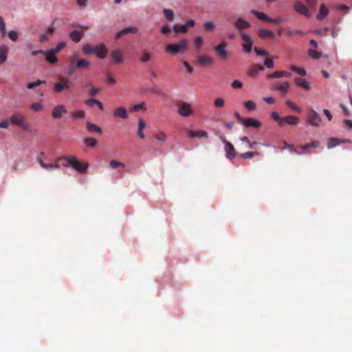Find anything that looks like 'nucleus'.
Here are the masks:
<instances>
[{
    "label": "nucleus",
    "mask_w": 352,
    "mask_h": 352,
    "mask_svg": "<svg viewBox=\"0 0 352 352\" xmlns=\"http://www.w3.org/2000/svg\"><path fill=\"white\" fill-rule=\"evenodd\" d=\"M96 50H100V52L98 54V57L100 58L103 59L106 57L107 50L106 46L102 43L94 46L89 44H86L82 47L83 53L87 55L94 54L95 52H96Z\"/></svg>",
    "instance_id": "1"
},
{
    "label": "nucleus",
    "mask_w": 352,
    "mask_h": 352,
    "mask_svg": "<svg viewBox=\"0 0 352 352\" xmlns=\"http://www.w3.org/2000/svg\"><path fill=\"white\" fill-rule=\"evenodd\" d=\"M188 48V42L185 39L181 40L177 43L169 44L165 47V52L172 55H175L178 52H183Z\"/></svg>",
    "instance_id": "2"
},
{
    "label": "nucleus",
    "mask_w": 352,
    "mask_h": 352,
    "mask_svg": "<svg viewBox=\"0 0 352 352\" xmlns=\"http://www.w3.org/2000/svg\"><path fill=\"white\" fill-rule=\"evenodd\" d=\"M10 122L17 126H20L24 130H28L29 124L27 123L24 116L19 113L12 114L10 117Z\"/></svg>",
    "instance_id": "3"
},
{
    "label": "nucleus",
    "mask_w": 352,
    "mask_h": 352,
    "mask_svg": "<svg viewBox=\"0 0 352 352\" xmlns=\"http://www.w3.org/2000/svg\"><path fill=\"white\" fill-rule=\"evenodd\" d=\"M306 121L311 126H319L322 119L319 113L311 109L308 112Z\"/></svg>",
    "instance_id": "4"
},
{
    "label": "nucleus",
    "mask_w": 352,
    "mask_h": 352,
    "mask_svg": "<svg viewBox=\"0 0 352 352\" xmlns=\"http://www.w3.org/2000/svg\"><path fill=\"white\" fill-rule=\"evenodd\" d=\"M177 104L179 107L177 112L179 115L183 117H189L192 115L193 110L190 104L180 101Z\"/></svg>",
    "instance_id": "5"
},
{
    "label": "nucleus",
    "mask_w": 352,
    "mask_h": 352,
    "mask_svg": "<svg viewBox=\"0 0 352 352\" xmlns=\"http://www.w3.org/2000/svg\"><path fill=\"white\" fill-rule=\"evenodd\" d=\"M72 162L70 166H72L74 170L79 173H85L87 168H88V164L87 163H82L78 160V159L74 156L71 159Z\"/></svg>",
    "instance_id": "6"
},
{
    "label": "nucleus",
    "mask_w": 352,
    "mask_h": 352,
    "mask_svg": "<svg viewBox=\"0 0 352 352\" xmlns=\"http://www.w3.org/2000/svg\"><path fill=\"white\" fill-rule=\"evenodd\" d=\"M241 38L243 41V43L242 44L243 50L245 53H250L252 48L253 41L252 38L245 34V32H241Z\"/></svg>",
    "instance_id": "7"
},
{
    "label": "nucleus",
    "mask_w": 352,
    "mask_h": 352,
    "mask_svg": "<svg viewBox=\"0 0 352 352\" xmlns=\"http://www.w3.org/2000/svg\"><path fill=\"white\" fill-rule=\"evenodd\" d=\"M221 140L223 142V143L225 144V151L226 152V157L232 160L236 157V151L233 146V145L227 141L224 137H221Z\"/></svg>",
    "instance_id": "8"
},
{
    "label": "nucleus",
    "mask_w": 352,
    "mask_h": 352,
    "mask_svg": "<svg viewBox=\"0 0 352 352\" xmlns=\"http://www.w3.org/2000/svg\"><path fill=\"white\" fill-rule=\"evenodd\" d=\"M227 43L225 41L221 42L219 45H215L214 50L217 55L222 59H226L228 57V52L226 50Z\"/></svg>",
    "instance_id": "9"
},
{
    "label": "nucleus",
    "mask_w": 352,
    "mask_h": 352,
    "mask_svg": "<svg viewBox=\"0 0 352 352\" xmlns=\"http://www.w3.org/2000/svg\"><path fill=\"white\" fill-rule=\"evenodd\" d=\"M234 25L239 30L240 36H241V32H244V29L250 28V23L243 18L239 17L235 21Z\"/></svg>",
    "instance_id": "10"
},
{
    "label": "nucleus",
    "mask_w": 352,
    "mask_h": 352,
    "mask_svg": "<svg viewBox=\"0 0 352 352\" xmlns=\"http://www.w3.org/2000/svg\"><path fill=\"white\" fill-rule=\"evenodd\" d=\"M66 113V108L63 104H58L53 108L52 111V116L54 119H58L60 118L62 116Z\"/></svg>",
    "instance_id": "11"
},
{
    "label": "nucleus",
    "mask_w": 352,
    "mask_h": 352,
    "mask_svg": "<svg viewBox=\"0 0 352 352\" xmlns=\"http://www.w3.org/2000/svg\"><path fill=\"white\" fill-rule=\"evenodd\" d=\"M54 87V91L58 93L63 91L64 89L69 90L70 89L69 80L66 78H61L60 82L55 83Z\"/></svg>",
    "instance_id": "12"
},
{
    "label": "nucleus",
    "mask_w": 352,
    "mask_h": 352,
    "mask_svg": "<svg viewBox=\"0 0 352 352\" xmlns=\"http://www.w3.org/2000/svg\"><path fill=\"white\" fill-rule=\"evenodd\" d=\"M299 123V118L297 116L289 115L283 117V127L286 124L292 126H296Z\"/></svg>",
    "instance_id": "13"
},
{
    "label": "nucleus",
    "mask_w": 352,
    "mask_h": 352,
    "mask_svg": "<svg viewBox=\"0 0 352 352\" xmlns=\"http://www.w3.org/2000/svg\"><path fill=\"white\" fill-rule=\"evenodd\" d=\"M187 135L190 138H208V133L205 131H194L189 129L187 131Z\"/></svg>",
    "instance_id": "14"
},
{
    "label": "nucleus",
    "mask_w": 352,
    "mask_h": 352,
    "mask_svg": "<svg viewBox=\"0 0 352 352\" xmlns=\"http://www.w3.org/2000/svg\"><path fill=\"white\" fill-rule=\"evenodd\" d=\"M294 8L296 12L305 15V16H307V17L311 16V14L308 11V9L306 7V6H305L304 4H302L300 2H297L296 3H295Z\"/></svg>",
    "instance_id": "15"
},
{
    "label": "nucleus",
    "mask_w": 352,
    "mask_h": 352,
    "mask_svg": "<svg viewBox=\"0 0 352 352\" xmlns=\"http://www.w3.org/2000/svg\"><path fill=\"white\" fill-rule=\"evenodd\" d=\"M345 142L350 143L351 142L348 140H340V139L335 138H329L327 140V148L329 149H331V148H333L335 146L339 145L341 143H345Z\"/></svg>",
    "instance_id": "16"
},
{
    "label": "nucleus",
    "mask_w": 352,
    "mask_h": 352,
    "mask_svg": "<svg viewBox=\"0 0 352 352\" xmlns=\"http://www.w3.org/2000/svg\"><path fill=\"white\" fill-rule=\"evenodd\" d=\"M74 156L73 155H65V156H62V157H57L56 159V163H60V166H63L64 167H67V166H69L71 165V162L72 160L71 159L72 157H74Z\"/></svg>",
    "instance_id": "17"
},
{
    "label": "nucleus",
    "mask_w": 352,
    "mask_h": 352,
    "mask_svg": "<svg viewBox=\"0 0 352 352\" xmlns=\"http://www.w3.org/2000/svg\"><path fill=\"white\" fill-rule=\"evenodd\" d=\"M43 54L45 56V60L50 64L57 63L58 59L55 56L56 54L52 50L44 51Z\"/></svg>",
    "instance_id": "18"
},
{
    "label": "nucleus",
    "mask_w": 352,
    "mask_h": 352,
    "mask_svg": "<svg viewBox=\"0 0 352 352\" xmlns=\"http://www.w3.org/2000/svg\"><path fill=\"white\" fill-rule=\"evenodd\" d=\"M197 64L201 66H206L212 63V59L207 55L199 56L196 60Z\"/></svg>",
    "instance_id": "19"
},
{
    "label": "nucleus",
    "mask_w": 352,
    "mask_h": 352,
    "mask_svg": "<svg viewBox=\"0 0 352 352\" xmlns=\"http://www.w3.org/2000/svg\"><path fill=\"white\" fill-rule=\"evenodd\" d=\"M113 116L116 118H120L122 119H126L128 118L126 109L123 107L116 108L113 111Z\"/></svg>",
    "instance_id": "20"
},
{
    "label": "nucleus",
    "mask_w": 352,
    "mask_h": 352,
    "mask_svg": "<svg viewBox=\"0 0 352 352\" xmlns=\"http://www.w3.org/2000/svg\"><path fill=\"white\" fill-rule=\"evenodd\" d=\"M263 70H264V67L262 65L256 64L252 67H251L250 69H248V75L250 77L254 78L255 76H256V75L258 74V73L259 72H261Z\"/></svg>",
    "instance_id": "21"
},
{
    "label": "nucleus",
    "mask_w": 352,
    "mask_h": 352,
    "mask_svg": "<svg viewBox=\"0 0 352 352\" xmlns=\"http://www.w3.org/2000/svg\"><path fill=\"white\" fill-rule=\"evenodd\" d=\"M246 127H254L258 129L261 126V122L252 118H246L243 124Z\"/></svg>",
    "instance_id": "22"
},
{
    "label": "nucleus",
    "mask_w": 352,
    "mask_h": 352,
    "mask_svg": "<svg viewBox=\"0 0 352 352\" xmlns=\"http://www.w3.org/2000/svg\"><path fill=\"white\" fill-rule=\"evenodd\" d=\"M38 162L43 168L47 170L58 169L60 168V164L56 163H45L41 159H38Z\"/></svg>",
    "instance_id": "23"
},
{
    "label": "nucleus",
    "mask_w": 352,
    "mask_h": 352,
    "mask_svg": "<svg viewBox=\"0 0 352 352\" xmlns=\"http://www.w3.org/2000/svg\"><path fill=\"white\" fill-rule=\"evenodd\" d=\"M137 32H138V29L135 27L126 28L123 29L121 31L118 32L116 35V38L118 39L123 35L128 34V33L135 34Z\"/></svg>",
    "instance_id": "24"
},
{
    "label": "nucleus",
    "mask_w": 352,
    "mask_h": 352,
    "mask_svg": "<svg viewBox=\"0 0 352 352\" xmlns=\"http://www.w3.org/2000/svg\"><path fill=\"white\" fill-rule=\"evenodd\" d=\"M289 87L290 84L288 82H285L282 85H273L272 89L279 90L283 95H285L287 92Z\"/></svg>",
    "instance_id": "25"
},
{
    "label": "nucleus",
    "mask_w": 352,
    "mask_h": 352,
    "mask_svg": "<svg viewBox=\"0 0 352 352\" xmlns=\"http://www.w3.org/2000/svg\"><path fill=\"white\" fill-rule=\"evenodd\" d=\"M292 76V74L289 73V72H285V71H276L274 73H272L268 75V78H281V77H287V78H289L291 77Z\"/></svg>",
    "instance_id": "26"
},
{
    "label": "nucleus",
    "mask_w": 352,
    "mask_h": 352,
    "mask_svg": "<svg viewBox=\"0 0 352 352\" xmlns=\"http://www.w3.org/2000/svg\"><path fill=\"white\" fill-rule=\"evenodd\" d=\"M8 47L6 45H1L0 46V63H3L7 60V56L8 53Z\"/></svg>",
    "instance_id": "27"
},
{
    "label": "nucleus",
    "mask_w": 352,
    "mask_h": 352,
    "mask_svg": "<svg viewBox=\"0 0 352 352\" xmlns=\"http://www.w3.org/2000/svg\"><path fill=\"white\" fill-rule=\"evenodd\" d=\"M83 34V31L74 30L70 33L69 36L74 42L78 43L81 40Z\"/></svg>",
    "instance_id": "28"
},
{
    "label": "nucleus",
    "mask_w": 352,
    "mask_h": 352,
    "mask_svg": "<svg viewBox=\"0 0 352 352\" xmlns=\"http://www.w3.org/2000/svg\"><path fill=\"white\" fill-rule=\"evenodd\" d=\"M111 58L114 63H120L123 61L122 56L118 50H114L111 52Z\"/></svg>",
    "instance_id": "29"
},
{
    "label": "nucleus",
    "mask_w": 352,
    "mask_h": 352,
    "mask_svg": "<svg viewBox=\"0 0 352 352\" xmlns=\"http://www.w3.org/2000/svg\"><path fill=\"white\" fill-rule=\"evenodd\" d=\"M258 36L261 38H265L266 37L274 38L275 34L271 30L260 29L258 31Z\"/></svg>",
    "instance_id": "30"
},
{
    "label": "nucleus",
    "mask_w": 352,
    "mask_h": 352,
    "mask_svg": "<svg viewBox=\"0 0 352 352\" xmlns=\"http://www.w3.org/2000/svg\"><path fill=\"white\" fill-rule=\"evenodd\" d=\"M320 145V142L318 140H314L311 142L303 146H300L299 148L302 149V151H300L302 153V154H304L306 153V151L309 148H318Z\"/></svg>",
    "instance_id": "31"
},
{
    "label": "nucleus",
    "mask_w": 352,
    "mask_h": 352,
    "mask_svg": "<svg viewBox=\"0 0 352 352\" xmlns=\"http://www.w3.org/2000/svg\"><path fill=\"white\" fill-rule=\"evenodd\" d=\"M329 10L324 4H322L320 7L319 12L317 14V19L319 20L323 19L327 16Z\"/></svg>",
    "instance_id": "32"
},
{
    "label": "nucleus",
    "mask_w": 352,
    "mask_h": 352,
    "mask_svg": "<svg viewBox=\"0 0 352 352\" xmlns=\"http://www.w3.org/2000/svg\"><path fill=\"white\" fill-rule=\"evenodd\" d=\"M295 83L296 85L301 87L306 90H309L311 88L309 83L301 78H296Z\"/></svg>",
    "instance_id": "33"
},
{
    "label": "nucleus",
    "mask_w": 352,
    "mask_h": 352,
    "mask_svg": "<svg viewBox=\"0 0 352 352\" xmlns=\"http://www.w3.org/2000/svg\"><path fill=\"white\" fill-rule=\"evenodd\" d=\"M86 125H87V130L91 133L97 132L99 133H102V131L100 126H98V125L93 124L90 122H87Z\"/></svg>",
    "instance_id": "34"
},
{
    "label": "nucleus",
    "mask_w": 352,
    "mask_h": 352,
    "mask_svg": "<svg viewBox=\"0 0 352 352\" xmlns=\"http://www.w3.org/2000/svg\"><path fill=\"white\" fill-rule=\"evenodd\" d=\"M252 12L258 19L269 23L270 17L267 14H265L264 12H259V11L255 10H253L252 11Z\"/></svg>",
    "instance_id": "35"
},
{
    "label": "nucleus",
    "mask_w": 352,
    "mask_h": 352,
    "mask_svg": "<svg viewBox=\"0 0 352 352\" xmlns=\"http://www.w3.org/2000/svg\"><path fill=\"white\" fill-rule=\"evenodd\" d=\"M90 62L85 59L77 60L75 64V67L78 69H84L89 67Z\"/></svg>",
    "instance_id": "36"
},
{
    "label": "nucleus",
    "mask_w": 352,
    "mask_h": 352,
    "mask_svg": "<svg viewBox=\"0 0 352 352\" xmlns=\"http://www.w3.org/2000/svg\"><path fill=\"white\" fill-rule=\"evenodd\" d=\"M308 55L310 58L314 60H318L321 57V53L318 52L315 48H310L308 50Z\"/></svg>",
    "instance_id": "37"
},
{
    "label": "nucleus",
    "mask_w": 352,
    "mask_h": 352,
    "mask_svg": "<svg viewBox=\"0 0 352 352\" xmlns=\"http://www.w3.org/2000/svg\"><path fill=\"white\" fill-rule=\"evenodd\" d=\"M83 142H84V144L87 146L91 147V148H94V147L96 146V145L98 144L97 140L93 138H86L84 139Z\"/></svg>",
    "instance_id": "38"
},
{
    "label": "nucleus",
    "mask_w": 352,
    "mask_h": 352,
    "mask_svg": "<svg viewBox=\"0 0 352 352\" xmlns=\"http://www.w3.org/2000/svg\"><path fill=\"white\" fill-rule=\"evenodd\" d=\"M271 118L276 121L278 124V126L283 127V117H280L278 112L273 111L271 113Z\"/></svg>",
    "instance_id": "39"
},
{
    "label": "nucleus",
    "mask_w": 352,
    "mask_h": 352,
    "mask_svg": "<svg viewBox=\"0 0 352 352\" xmlns=\"http://www.w3.org/2000/svg\"><path fill=\"white\" fill-rule=\"evenodd\" d=\"M285 104L286 105L290 108L291 109H292L294 111L296 112V113H301L302 111V109L298 107L296 104H295L293 102H292L291 100H287L286 102H285Z\"/></svg>",
    "instance_id": "40"
},
{
    "label": "nucleus",
    "mask_w": 352,
    "mask_h": 352,
    "mask_svg": "<svg viewBox=\"0 0 352 352\" xmlns=\"http://www.w3.org/2000/svg\"><path fill=\"white\" fill-rule=\"evenodd\" d=\"M163 13L168 21H173L174 19V12L170 9L164 8Z\"/></svg>",
    "instance_id": "41"
},
{
    "label": "nucleus",
    "mask_w": 352,
    "mask_h": 352,
    "mask_svg": "<svg viewBox=\"0 0 352 352\" xmlns=\"http://www.w3.org/2000/svg\"><path fill=\"white\" fill-rule=\"evenodd\" d=\"M154 137L160 143L164 142L167 139L166 135L162 131H159L158 133H155Z\"/></svg>",
    "instance_id": "42"
},
{
    "label": "nucleus",
    "mask_w": 352,
    "mask_h": 352,
    "mask_svg": "<svg viewBox=\"0 0 352 352\" xmlns=\"http://www.w3.org/2000/svg\"><path fill=\"white\" fill-rule=\"evenodd\" d=\"M289 69L292 71H293L294 72H296L297 74H298L299 75H300L302 76H304L306 75V71L303 68L298 67L294 66V65H290L289 66Z\"/></svg>",
    "instance_id": "43"
},
{
    "label": "nucleus",
    "mask_w": 352,
    "mask_h": 352,
    "mask_svg": "<svg viewBox=\"0 0 352 352\" xmlns=\"http://www.w3.org/2000/svg\"><path fill=\"white\" fill-rule=\"evenodd\" d=\"M151 59V54L148 52H143L142 55L140 58L141 63H146Z\"/></svg>",
    "instance_id": "44"
},
{
    "label": "nucleus",
    "mask_w": 352,
    "mask_h": 352,
    "mask_svg": "<svg viewBox=\"0 0 352 352\" xmlns=\"http://www.w3.org/2000/svg\"><path fill=\"white\" fill-rule=\"evenodd\" d=\"M70 116L72 118L83 119L85 117V112L83 111H75L70 113Z\"/></svg>",
    "instance_id": "45"
},
{
    "label": "nucleus",
    "mask_w": 352,
    "mask_h": 352,
    "mask_svg": "<svg viewBox=\"0 0 352 352\" xmlns=\"http://www.w3.org/2000/svg\"><path fill=\"white\" fill-rule=\"evenodd\" d=\"M173 30L175 33H180V32L186 33L188 30L186 27L185 26V25H175L173 28Z\"/></svg>",
    "instance_id": "46"
},
{
    "label": "nucleus",
    "mask_w": 352,
    "mask_h": 352,
    "mask_svg": "<svg viewBox=\"0 0 352 352\" xmlns=\"http://www.w3.org/2000/svg\"><path fill=\"white\" fill-rule=\"evenodd\" d=\"M258 155H259L258 152L250 151V152H246V153L241 154L240 157L243 159H248V158H252V157H253L254 156H257Z\"/></svg>",
    "instance_id": "47"
},
{
    "label": "nucleus",
    "mask_w": 352,
    "mask_h": 352,
    "mask_svg": "<svg viewBox=\"0 0 352 352\" xmlns=\"http://www.w3.org/2000/svg\"><path fill=\"white\" fill-rule=\"evenodd\" d=\"M244 106L248 111H253L256 108L255 102L252 100H247L244 102Z\"/></svg>",
    "instance_id": "48"
},
{
    "label": "nucleus",
    "mask_w": 352,
    "mask_h": 352,
    "mask_svg": "<svg viewBox=\"0 0 352 352\" xmlns=\"http://www.w3.org/2000/svg\"><path fill=\"white\" fill-rule=\"evenodd\" d=\"M109 166L113 169H116L118 167L124 168L125 166L124 164H123L122 162L116 161V160H111L109 163Z\"/></svg>",
    "instance_id": "49"
},
{
    "label": "nucleus",
    "mask_w": 352,
    "mask_h": 352,
    "mask_svg": "<svg viewBox=\"0 0 352 352\" xmlns=\"http://www.w3.org/2000/svg\"><path fill=\"white\" fill-rule=\"evenodd\" d=\"M66 43L65 42H60L58 43L56 47L54 49H51L54 53L58 54L65 47Z\"/></svg>",
    "instance_id": "50"
},
{
    "label": "nucleus",
    "mask_w": 352,
    "mask_h": 352,
    "mask_svg": "<svg viewBox=\"0 0 352 352\" xmlns=\"http://www.w3.org/2000/svg\"><path fill=\"white\" fill-rule=\"evenodd\" d=\"M0 31L2 33V36L4 37L7 32L6 29V23L3 19L0 16Z\"/></svg>",
    "instance_id": "51"
},
{
    "label": "nucleus",
    "mask_w": 352,
    "mask_h": 352,
    "mask_svg": "<svg viewBox=\"0 0 352 352\" xmlns=\"http://www.w3.org/2000/svg\"><path fill=\"white\" fill-rule=\"evenodd\" d=\"M8 36L12 41H16L19 38L17 32L14 30L10 31L8 33Z\"/></svg>",
    "instance_id": "52"
},
{
    "label": "nucleus",
    "mask_w": 352,
    "mask_h": 352,
    "mask_svg": "<svg viewBox=\"0 0 352 352\" xmlns=\"http://www.w3.org/2000/svg\"><path fill=\"white\" fill-rule=\"evenodd\" d=\"M144 105H145L144 102L134 105L130 109V111L135 112V111H138L141 109H144Z\"/></svg>",
    "instance_id": "53"
},
{
    "label": "nucleus",
    "mask_w": 352,
    "mask_h": 352,
    "mask_svg": "<svg viewBox=\"0 0 352 352\" xmlns=\"http://www.w3.org/2000/svg\"><path fill=\"white\" fill-rule=\"evenodd\" d=\"M214 104L217 107H223L225 104V101L223 98H219L216 99L214 102Z\"/></svg>",
    "instance_id": "54"
},
{
    "label": "nucleus",
    "mask_w": 352,
    "mask_h": 352,
    "mask_svg": "<svg viewBox=\"0 0 352 352\" xmlns=\"http://www.w3.org/2000/svg\"><path fill=\"white\" fill-rule=\"evenodd\" d=\"M195 44L197 50L199 49V47L203 44V38L201 36H198L195 38Z\"/></svg>",
    "instance_id": "55"
},
{
    "label": "nucleus",
    "mask_w": 352,
    "mask_h": 352,
    "mask_svg": "<svg viewBox=\"0 0 352 352\" xmlns=\"http://www.w3.org/2000/svg\"><path fill=\"white\" fill-rule=\"evenodd\" d=\"M231 86L233 89H241L243 87V83L239 80H234L232 82Z\"/></svg>",
    "instance_id": "56"
},
{
    "label": "nucleus",
    "mask_w": 352,
    "mask_h": 352,
    "mask_svg": "<svg viewBox=\"0 0 352 352\" xmlns=\"http://www.w3.org/2000/svg\"><path fill=\"white\" fill-rule=\"evenodd\" d=\"M254 52H256V54L258 55V56H267L268 55V52L266 51V50H260L258 49V47H254Z\"/></svg>",
    "instance_id": "57"
},
{
    "label": "nucleus",
    "mask_w": 352,
    "mask_h": 352,
    "mask_svg": "<svg viewBox=\"0 0 352 352\" xmlns=\"http://www.w3.org/2000/svg\"><path fill=\"white\" fill-rule=\"evenodd\" d=\"M98 100L96 99H94V98H90V99H87L85 101V103L86 105L89 106V107H93L94 104H96L97 102H98Z\"/></svg>",
    "instance_id": "58"
},
{
    "label": "nucleus",
    "mask_w": 352,
    "mask_h": 352,
    "mask_svg": "<svg viewBox=\"0 0 352 352\" xmlns=\"http://www.w3.org/2000/svg\"><path fill=\"white\" fill-rule=\"evenodd\" d=\"M264 65L267 67V68H273L274 65V62L272 60V59L271 58H267L264 61Z\"/></svg>",
    "instance_id": "59"
},
{
    "label": "nucleus",
    "mask_w": 352,
    "mask_h": 352,
    "mask_svg": "<svg viewBox=\"0 0 352 352\" xmlns=\"http://www.w3.org/2000/svg\"><path fill=\"white\" fill-rule=\"evenodd\" d=\"M283 19L281 16H277L274 19L270 17L269 23L278 24V23H280L281 22H283Z\"/></svg>",
    "instance_id": "60"
},
{
    "label": "nucleus",
    "mask_w": 352,
    "mask_h": 352,
    "mask_svg": "<svg viewBox=\"0 0 352 352\" xmlns=\"http://www.w3.org/2000/svg\"><path fill=\"white\" fill-rule=\"evenodd\" d=\"M284 148L292 149L297 154H302L300 151H298L297 148H294L293 145L289 144L287 142L284 143Z\"/></svg>",
    "instance_id": "61"
},
{
    "label": "nucleus",
    "mask_w": 352,
    "mask_h": 352,
    "mask_svg": "<svg viewBox=\"0 0 352 352\" xmlns=\"http://www.w3.org/2000/svg\"><path fill=\"white\" fill-rule=\"evenodd\" d=\"M30 108L34 111H39L42 109V105L40 103H33Z\"/></svg>",
    "instance_id": "62"
},
{
    "label": "nucleus",
    "mask_w": 352,
    "mask_h": 352,
    "mask_svg": "<svg viewBox=\"0 0 352 352\" xmlns=\"http://www.w3.org/2000/svg\"><path fill=\"white\" fill-rule=\"evenodd\" d=\"M204 28L207 31H211L214 28V25L212 22H206L204 23Z\"/></svg>",
    "instance_id": "63"
},
{
    "label": "nucleus",
    "mask_w": 352,
    "mask_h": 352,
    "mask_svg": "<svg viewBox=\"0 0 352 352\" xmlns=\"http://www.w3.org/2000/svg\"><path fill=\"white\" fill-rule=\"evenodd\" d=\"M99 91H100V89L96 88L94 86H91V88L90 89V91H89V95L91 96H95L96 95H97L99 93Z\"/></svg>",
    "instance_id": "64"
}]
</instances>
